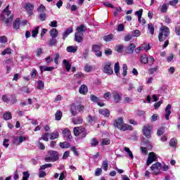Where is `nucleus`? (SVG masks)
Wrapping results in <instances>:
<instances>
[{
    "mask_svg": "<svg viewBox=\"0 0 180 180\" xmlns=\"http://www.w3.org/2000/svg\"><path fill=\"white\" fill-rule=\"evenodd\" d=\"M133 39V34H127L125 35L124 40V41H130Z\"/></svg>",
    "mask_w": 180,
    "mask_h": 180,
    "instance_id": "obj_49",
    "label": "nucleus"
},
{
    "mask_svg": "<svg viewBox=\"0 0 180 180\" xmlns=\"http://www.w3.org/2000/svg\"><path fill=\"white\" fill-rule=\"evenodd\" d=\"M40 70H41V72H43V71H53L54 70V67L40 66Z\"/></svg>",
    "mask_w": 180,
    "mask_h": 180,
    "instance_id": "obj_39",
    "label": "nucleus"
},
{
    "mask_svg": "<svg viewBox=\"0 0 180 180\" xmlns=\"http://www.w3.org/2000/svg\"><path fill=\"white\" fill-rule=\"evenodd\" d=\"M60 134L58 132H53L50 134V140H56V139H58Z\"/></svg>",
    "mask_w": 180,
    "mask_h": 180,
    "instance_id": "obj_42",
    "label": "nucleus"
},
{
    "mask_svg": "<svg viewBox=\"0 0 180 180\" xmlns=\"http://www.w3.org/2000/svg\"><path fill=\"white\" fill-rule=\"evenodd\" d=\"M105 41H111L113 39V34H110L103 37Z\"/></svg>",
    "mask_w": 180,
    "mask_h": 180,
    "instance_id": "obj_44",
    "label": "nucleus"
},
{
    "mask_svg": "<svg viewBox=\"0 0 180 180\" xmlns=\"http://www.w3.org/2000/svg\"><path fill=\"white\" fill-rule=\"evenodd\" d=\"M120 130H121L122 131H126V130H133V127H131V125H129V124H124V122H123Z\"/></svg>",
    "mask_w": 180,
    "mask_h": 180,
    "instance_id": "obj_19",
    "label": "nucleus"
},
{
    "mask_svg": "<svg viewBox=\"0 0 180 180\" xmlns=\"http://www.w3.org/2000/svg\"><path fill=\"white\" fill-rule=\"evenodd\" d=\"M112 98H113L114 102H115V103H119V102H120V101H122V96H120V94H119V92H117V91L112 92Z\"/></svg>",
    "mask_w": 180,
    "mask_h": 180,
    "instance_id": "obj_13",
    "label": "nucleus"
},
{
    "mask_svg": "<svg viewBox=\"0 0 180 180\" xmlns=\"http://www.w3.org/2000/svg\"><path fill=\"white\" fill-rule=\"evenodd\" d=\"M114 71H115L117 77H120V65H119V62H117L115 64Z\"/></svg>",
    "mask_w": 180,
    "mask_h": 180,
    "instance_id": "obj_21",
    "label": "nucleus"
},
{
    "mask_svg": "<svg viewBox=\"0 0 180 180\" xmlns=\"http://www.w3.org/2000/svg\"><path fill=\"white\" fill-rule=\"evenodd\" d=\"M158 70V66H155V68H152L149 70V74L150 75H153V74H154L155 72H157Z\"/></svg>",
    "mask_w": 180,
    "mask_h": 180,
    "instance_id": "obj_57",
    "label": "nucleus"
},
{
    "mask_svg": "<svg viewBox=\"0 0 180 180\" xmlns=\"http://www.w3.org/2000/svg\"><path fill=\"white\" fill-rule=\"evenodd\" d=\"M58 160H60L58 152L56 150H49L44 158L46 162H56Z\"/></svg>",
    "mask_w": 180,
    "mask_h": 180,
    "instance_id": "obj_2",
    "label": "nucleus"
},
{
    "mask_svg": "<svg viewBox=\"0 0 180 180\" xmlns=\"http://www.w3.org/2000/svg\"><path fill=\"white\" fill-rule=\"evenodd\" d=\"M122 70H123L122 75H123V77H126L127 75V64H123Z\"/></svg>",
    "mask_w": 180,
    "mask_h": 180,
    "instance_id": "obj_53",
    "label": "nucleus"
},
{
    "mask_svg": "<svg viewBox=\"0 0 180 180\" xmlns=\"http://www.w3.org/2000/svg\"><path fill=\"white\" fill-rule=\"evenodd\" d=\"M32 37H36L39 34V27H37L34 30H32Z\"/></svg>",
    "mask_w": 180,
    "mask_h": 180,
    "instance_id": "obj_60",
    "label": "nucleus"
},
{
    "mask_svg": "<svg viewBox=\"0 0 180 180\" xmlns=\"http://www.w3.org/2000/svg\"><path fill=\"white\" fill-rule=\"evenodd\" d=\"M39 18L40 19V20H41L42 22L46 20V18H47V14L44 13H40Z\"/></svg>",
    "mask_w": 180,
    "mask_h": 180,
    "instance_id": "obj_52",
    "label": "nucleus"
},
{
    "mask_svg": "<svg viewBox=\"0 0 180 180\" xmlns=\"http://www.w3.org/2000/svg\"><path fill=\"white\" fill-rule=\"evenodd\" d=\"M57 43V39L51 37V39L48 41V44L50 46V47H53V46H56V44Z\"/></svg>",
    "mask_w": 180,
    "mask_h": 180,
    "instance_id": "obj_33",
    "label": "nucleus"
},
{
    "mask_svg": "<svg viewBox=\"0 0 180 180\" xmlns=\"http://www.w3.org/2000/svg\"><path fill=\"white\" fill-rule=\"evenodd\" d=\"M11 100L10 101L11 105H15L18 102V99H16V96L11 95Z\"/></svg>",
    "mask_w": 180,
    "mask_h": 180,
    "instance_id": "obj_63",
    "label": "nucleus"
},
{
    "mask_svg": "<svg viewBox=\"0 0 180 180\" xmlns=\"http://www.w3.org/2000/svg\"><path fill=\"white\" fill-rule=\"evenodd\" d=\"M98 113L104 116V117H109L110 116V111L108 109H100Z\"/></svg>",
    "mask_w": 180,
    "mask_h": 180,
    "instance_id": "obj_15",
    "label": "nucleus"
},
{
    "mask_svg": "<svg viewBox=\"0 0 180 180\" xmlns=\"http://www.w3.org/2000/svg\"><path fill=\"white\" fill-rule=\"evenodd\" d=\"M59 146H60V148H70V143H68L67 141L60 142L59 143Z\"/></svg>",
    "mask_w": 180,
    "mask_h": 180,
    "instance_id": "obj_40",
    "label": "nucleus"
},
{
    "mask_svg": "<svg viewBox=\"0 0 180 180\" xmlns=\"http://www.w3.org/2000/svg\"><path fill=\"white\" fill-rule=\"evenodd\" d=\"M49 136H50L49 133H45L44 135H42L41 139L44 141H49Z\"/></svg>",
    "mask_w": 180,
    "mask_h": 180,
    "instance_id": "obj_64",
    "label": "nucleus"
},
{
    "mask_svg": "<svg viewBox=\"0 0 180 180\" xmlns=\"http://www.w3.org/2000/svg\"><path fill=\"white\" fill-rule=\"evenodd\" d=\"M161 168H162V165L160 162H156L150 167V169L153 171L154 175H160L161 174Z\"/></svg>",
    "mask_w": 180,
    "mask_h": 180,
    "instance_id": "obj_6",
    "label": "nucleus"
},
{
    "mask_svg": "<svg viewBox=\"0 0 180 180\" xmlns=\"http://www.w3.org/2000/svg\"><path fill=\"white\" fill-rule=\"evenodd\" d=\"M63 117V112L61 110H58L55 113V120L57 121H60V120Z\"/></svg>",
    "mask_w": 180,
    "mask_h": 180,
    "instance_id": "obj_28",
    "label": "nucleus"
},
{
    "mask_svg": "<svg viewBox=\"0 0 180 180\" xmlns=\"http://www.w3.org/2000/svg\"><path fill=\"white\" fill-rule=\"evenodd\" d=\"M25 9L29 15H32L33 9H34V5L31 3H27L25 5Z\"/></svg>",
    "mask_w": 180,
    "mask_h": 180,
    "instance_id": "obj_14",
    "label": "nucleus"
},
{
    "mask_svg": "<svg viewBox=\"0 0 180 180\" xmlns=\"http://www.w3.org/2000/svg\"><path fill=\"white\" fill-rule=\"evenodd\" d=\"M44 11H46V7L43 4H41L37 9V12H39V13H43Z\"/></svg>",
    "mask_w": 180,
    "mask_h": 180,
    "instance_id": "obj_58",
    "label": "nucleus"
},
{
    "mask_svg": "<svg viewBox=\"0 0 180 180\" xmlns=\"http://www.w3.org/2000/svg\"><path fill=\"white\" fill-rule=\"evenodd\" d=\"M136 49V45L134 44H130V45L127 48V53L129 54L133 53V51H134V49Z\"/></svg>",
    "mask_w": 180,
    "mask_h": 180,
    "instance_id": "obj_23",
    "label": "nucleus"
},
{
    "mask_svg": "<svg viewBox=\"0 0 180 180\" xmlns=\"http://www.w3.org/2000/svg\"><path fill=\"white\" fill-rule=\"evenodd\" d=\"M3 119L4 120H11L12 119V113L11 112H6L3 115Z\"/></svg>",
    "mask_w": 180,
    "mask_h": 180,
    "instance_id": "obj_31",
    "label": "nucleus"
},
{
    "mask_svg": "<svg viewBox=\"0 0 180 180\" xmlns=\"http://www.w3.org/2000/svg\"><path fill=\"white\" fill-rule=\"evenodd\" d=\"M72 32V27H69L63 33V39L65 40L66 37H68L70 34Z\"/></svg>",
    "mask_w": 180,
    "mask_h": 180,
    "instance_id": "obj_18",
    "label": "nucleus"
},
{
    "mask_svg": "<svg viewBox=\"0 0 180 180\" xmlns=\"http://www.w3.org/2000/svg\"><path fill=\"white\" fill-rule=\"evenodd\" d=\"M101 47L102 46L101 45H96V44L93 45L92 51H94V53H96V57H102V51H101Z\"/></svg>",
    "mask_w": 180,
    "mask_h": 180,
    "instance_id": "obj_10",
    "label": "nucleus"
},
{
    "mask_svg": "<svg viewBox=\"0 0 180 180\" xmlns=\"http://www.w3.org/2000/svg\"><path fill=\"white\" fill-rule=\"evenodd\" d=\"M154 161H157V155L154 152H150L148 155L146 165L148 166L150 164H153Z\"/></svg>",
    "mask_w": 180,
    "mask_h": 180,
    "instance_id": "obj_9",
    "label": "nucleus"
},
{
    "mask_svg": "<svg viewBox=\"0 0 180 180\" xmlns=\"http://www.w3.org/2000/svg\"><path fill=\"white\" fill-rule=\"evenodd\" d=\"M101 146H109L110 144V139L104 138L100 140Z\"/></svg>",
    "mask_w": 180,
    "mask_h": 180,
    "instance_id": "obj_26",
    "label": "nucleus"
},
{
    "mask_svg": "<svg viewBox=\"0 0 180 180\" xmlns=\"http://www.w3.org/2000/svg\"><path fill=\"white\" fill-rule=\"evenodd\" d=\"M132 101H133V99L131 98V97H127V96L124 97V103H131V102Z\"/></svg>",
    "mask_w": 180,
    "mask_h": 180,
    "instance_id": "obj_61",
    "label": "nucleus"
},
{
    "mask_svg": "<svg viewBox=\"0 0 180 180\" xmlns=\"http://www.w3.org/2000/svg\"><path fill=\"white\" fill-rule=\"evenodd\" d=\"M22 180H27L29 179V176H30V174H29V172H24L22 173Z\"/></svg>",
    "mask_w": 180,
    "mask_h": 180,
    "instance_id": "obj_59",
    "label": "nucleus"
},
{
    "mask_svg": "<svg viewBox=\"0 0 180 180\" xmlns=\"http://www.w3.org/2000/svg\"><path fill=\"white\" fill-rule=\"evenodd\" d=\"M50 36H51V37L57 39V37L58 36V31L57 30V29H56V28L51 29L50 31Z\"/></svg>",
    "mask_w": 180,
    "mask_h": 180,
    "instance_id": "obj_25",
    "label": "nucleus"
},
{
    "mask_svg": "<svg viewBox=\"0 0 180 180\" xmlns=\"http://www.w3.org/2000/svg\"><path fill=\"white\" fill-rule=\"evenodd\" d=\"M82 129H84V127H77L74 128L73 133L76 137H78L79 136V134H81V131H82Z\"/></svg>",
    "mask_w": 180,
    "mask_h": 180,
    "instance_id": "obj_24",
    "label": "nucleus"
},
{
    "mask_svg": "<svg viewBox=\"0 0 180 180\" xmlns=\"http://www.w3.org/2000/svg\"><path fill=\"white\" fill-rule=\"evenodd\" d=\"M151 130H153V127L149 124L143 127V133L147 139H151Z\"/></svg>",
    "mask_w": 180,
    "mask_h": 180,
    "instance_id": "obj_7",
    "label": "nucleus"
},
{
    "mask_svg": "<svg viewBox=\"0 0 180 180\" xmlns=\"http://www.w3.org/2000/svg\"><path fill=\"white\" fill-rule=\"evenodd\" d=\"M77 50L78 46H69L66 49V51H68V53H77Z\"/></svg>",
    "mask_w": 180,
    "mask_h": 180,
    "instance_id": "obj_20",
    "label": "nucleus"
},
{
    "mask_svg": "<svg viewBox=\"0 0 180 180\" xmlns=\"http://www.w3.org/2000/svg\"><path fill=\"white\" fill-rule=\"evenodd\" d=\"M140 61H141V64H148V57H147V55L141 56Z\"/></svg>",
    "mask_w": 180,
    "mask_h": 180,
    "instance_id": "obj_34",
    "label": "nucleus"
},
{
    "mask_svg": "<svg viewBox=\"0 0 180 180\" xmlns=\"http://www.w3.org/2000/svg\"><path fill=\"white\" fill-rule=\"evenodd\" d=\"M11 96H9L8 94H4L1 96L3 102H5L6 103H9V102H11Z\"/></svg>",
    "mask_w": 180,
    "mask_h": 180,
    "instance_id": "obj_29",
    "label": "nucleus"
},
{
    "mask_svg": "<svg viewBox=\"0 0 180 180\" xmlns=\"http://www.w3.org/2000/svg\"><path fill=\"white\" fill-rule=\"evenodd\" d=\"M102 71L107 75H112L113 74V68H112V62H104L102 65Z\"/></svg>",
    "mask_w": 180,
    "mask_h": 180,
    "instance_id": "obj_5",
    "label": "nucleus"
},
{
    "mask_svg": "<svg viewBox=\"0 0 180 180\" xmlns=\"http://www.w3.org/2000/svg\"><path fill=\"white\" fill-rule=\"evenodd\" d=\"M167 11H168V4L167 3H165L162 4V6H160V11L162 13H167Z\"/></svg>",
    "mask_w": 180,
    "mask_h": 180,
    "instance_id": "obj_37",
    "label": "nucleus"
},
{
    "mask_svg": "<svg viewBox=\"0 0 180 180\" xmlns=\"http://www.w3.org/2000/svg\"><path fill=\"white\" fill-rule=\"evenodd\" d=\"M124 150L126 153H127V154L130 157L131 160H133V158H134V156L133 155V153L131 152V150H130V148L125 147L124 148Z\"/></svg>",
    "mask_w": 180,
    "mask_h": 180,
    "instance_id": "obj_41",
    "label": "nucleus"
},
{
    "mask_svg": "<svg viewBox=\"0 0 180 180\" xmlns=\"http://www.w3.org/2000/svg\"><path fill=\"white\" fill-rule=\"evenodd\" d=\"M20 27V19L17 18L13 22V29L18 30Z\"/></svg>",
    "mask_w": 180,
    "mask_h": 180,
    "instance_id": "obj_30",
    "label": "nucleus"
},
{
    "mask_svg": "<svg viewBox=\"0 0 180 180\" xmlns=\"http://www.w3.org/2000/svg\"><path fill=\"white\" fill-rule=\"evenodd\" d=\"M79 94H82L83 95L86 94L88 93V87L86 86V85H82L79 89Z\"/></svg>",
    "mask_w": 180,
    "mask_h": 180,
    "instance_id": "obj_22",
    "label": "nucleus"
},
{
    "mask_svg": "<svg viewBox=\"0 0 180 180\" xmlns=\"http://www.w3.org/2000/svg\"><path fill=\"white\" fill-rule=\"evenodd\" d=\"M38 89L43 90L44 89V83L41 80L38 81V86H37Z\"/></svg>",
    "mask_w": 180,
    "mask_h": 180,
    "instance_id": "obj_50",
    "label": "nucleus"
},
{
    "mask_svg": "<svg viewBox=\"0 0 180 180\" xmlns=\"http://www.w3.org/2000/svg\"><path fill=\"white\" fill-rule=\"evenodd\" d=\"M85 26L84 25H81L79 27H77V33H84L85 32V30L84 29Z\"/></svg>",
    "mask_w": 180,
    "mask_h": 180,
    "instance_id": "obj_46",
    "label": "nucleus"
},
{
    "mask_svg": "<svg viewBox=\"0 0 180 180\" xmlns=\"http://www.w3.org/2000/svg\"><path fill=\"white\" fill-rule=\"evenodd\" d=\"M123 123H124L123 118L119 117L118 119L115 120L113 124H114L115 127H117V129H119L120 130V128L123 125Z\"/></svg>",
    "mask_w": 180,
    "mask_h": 180,
    "instance_id": "obj_12",
    "label": "nucleus"
},
{
    "mask_svg": "<svg viewBox=\"0 0 180 180\" xmlns=\"http://www.w3.org/2000/svg\"><path fill=\"white\" fill-rule=\"evenodd\" d=\"M142 49L143 50H145L146 51H148V50H150L151 46H150V44H142Z\"/></svg>",
    "mask_w": 180,
    "mask_h": 180,
    "instance_id": "obj_54",
    "label": "nucleus"
},
{
    "mask_svg": "<svg viewBox=\"0 0 180 180\" xmlns=\"http://www.w3.org/2000/svg\"><path fill=\"white\" fill-rule=\"evenodd\" d=\"M131 34H132L133 37H140V34H141V32H140V30H136L131 32Z\"/></svg>",
    "mask_w": 180,
    "mask_h": 180,
    "instance_id": "obj_51",
    "label": "nucleus"
},
{
    "mask_svg": "<svg viewBox=\"0 0 180 180\" xmlns=\"http://www.w3.org/2000/svg\"><path fill=\"white\" fill-rule=\"evenodd\" d=\"M63 64H64L68 72H70V70H71V65H70V63H68V60H67L65 59L63 60Z\"/></svg>",
    "mask_w": 180,
    "mask_h": 180,
    "instance_id": "obj_38",
    "label": "nucleus"
},
{
    "mask_svg": "<svg viewBox=\"0 0 180 180\" xmlns=\"http://www.w3.org/2000/svg\"><path fill=\"white\" fill-rule=\"evenodd\" d=\"M178 145V141L175 139H172L169 141L170 147L175 148Z\"/></svg>",
    "mask_w": 180,
    "mask_h": 180,
    "instance_id": "obj_43",
    "label": "nucleus"
},
{
    "mask_svg": "<svg viewBox=\"0 0 180 180\" xmlns=\"http://www.w3.org/2000/svg\"><path fill=\"white\" fill-rule=\"evenodd\" d=\"M82 122L83 120L81 117H77L72 119V123H74V124H82Z\"/></svg>",
    "mask_w": 180,
    "mask_h": 180,
    "instance_id": "obj_27",
    "label": "nucleus"
},
{
    "mask_svg": "<svg viewBox=\"0 0 180 180\" xmlns=\"http://www.w3.org/2000/svg\"><path fill=\"white\" fill-rule=\"evenodd\" d=\"M51 167H53L52 164L47 163V164H45V165L41 166L39 169L43 170V169H46V168H51Z\"/></svg>",
    "mask_w": 180,
    "mask_h": 180,
    "instance_id": "obj_56",
    "label": "nucleus"
},
{
    "mask_svg": "<svg viewBox=\"0 0 180 180\" xmlns=\"http://www.w3.org/2000/svg\"><path fill=\"white\" fill-rule=\"evenodd\" d=\"M155 62V59L154 58V57H153V56H149V57L148 58V64H149V65H153Z\"/></svg>",
    "mask_w": 180,
    "mask_h": 180,
    "instance_id": "obj_45",
    "label": "nucleus"
},
{
    "mask_svg": "<svg viewBox=\"0 0 180 180\" xmlns=\"http://www.w3.org/2000/svg\"><path fill=\"white\" fill-rule=\"evenodd\" d=\"M169 116H171V105L168 104L165 108V117L166 120H169Z\"/></svg>",
    "mask_w": 180,
    "mask_h": 180,
    "instance_id": "obj_16",
    "label": "nucleus"
},
{
    "mask_svg": "<svg viewBox=\"0 0 180 180\" xmlns=\"http://www.w3.org/2000/svg\"><path fill=\"white\" fill-rule=\"evenodd\" d=\"M168 36H169V28L164 25L160 27L158 34L159 41H164Z\"/></svg>",
    "mask_w": 180,
    "mask_h": 180,
    "instance_id": "obj_3",
    "label": "nucleus"
},
{
    "mask_svg": "<svg viewBox=\"0 0 180 180\" xmlns=\"http://www.w3.org/2000/svg\"><path fill=\"white\" fill-rule=\"evenodd\" d=\"M84 109H85V106H84V105L80 104L76 106V105L73 103L70 108V112L72 116H77V115H78V112L84 113Z\"/></svg>",
    "mask_w": 180,
    "mask_h": 180,
    "instance_id": "obj_4",
    "label": "nucleus"
},
{
    "mask_svg": "<svg viewBox=\"0 0 180 180\" xmlns=\"http://www.w3.org/2000/svg\"><path fill=\"white\" fill-rule=\"evenodd\" d=\"M98 144H99V141H98V139H96V138L91 139V143H90L91 147H96V146H98Z\"/></svg>",
    "mask_w": 180,
    "mask_h": 180,
    "instance_id": "obj_35",
    "label": "nucleus"
},
{
    "mask_svg": "<svg viewBox=\"0 0 180 180\" xmlns=\"http://www.w3.org/2000/svg\"><path fill=\"white\" fill-rule=\"evenodd\" d=\"M75 39L77 43H82V41L84 40V33L76 32L75 34Z\"/></svg>",
    "mask_w": 180,
    "mask_h": 180,
    "instance_id": "obj_11",
    "label": "nucleus"
},
{
    "mask_svg": "<svg viewBox=\"0 0 180 180\" xmlns=\"http://www.w3.org/2000/svg\"><path fill=\"white\" fill-rule=\"evenodd\" d=\"M0 43H1V44L8 43V38L6 36H1L0 37Z\"/></svg>",
    "mask_w": 180,
    "mask_h": 180,
    "instance_id": "obj_62",
    "label": "nucleus"
},
{
    "mask_svg": "<svg viewBox=\"0 0 180 180\" xmlns=\"http://www.w3.org/2000/svg\"><path fill=\"white\" fill-rule=\"evenodd\" d=\"M63 134L67 140H71V139H72V136H71V131H70V129H65L63 131Z\"/></svg>",
    "mask_w": 180,
    "mask_h": 180,
    "instance_id": "obj_17",
    "label": "nucleus"
},
{
    "mask_svg": "<svg viewBox=\"0 0 180 180\" xmlns=\"http://www.w3.org/2000/svg\"><path fill=\"white\" fill-rule=\"evenodd\" d=\"M90 98L91 101L94 102V103H98V102H99V98H98L96 96L91 95Z\"/></svg>",
    "mask_w": 180,
    "mask_h": 180,
    "instance_id": "obj_55",
    "label": "nucleus"
},
{
    "mask_svg": "<svg viewBox=\"0 0 180 180\" xmlns=\"http://www.w3.org/2000/svg\"><path fill=\"white\" fill-rule=\"evenodd\" d=\"M6 54H12V49L11 48H6L2 53L1 56H6Z\"/></svg>",
    "mask_w": 180,
    "mask_h": 180,
    "instance_id": "obj_47",
    "label": "nucleus"
},
{
    "mask_svg": "<svg viewBox=\"0 0 180 180\" xmlns=\"http://www.w3.org/2000/svg\"><path fill=\"white\" fill-rule=\"evenodd\" d=\"M148 29L150 33V34H154V25L152 23L148 25Z\"/></svg>",
    "mask_w": 180,
    "mask_h": 180,
    "instance_id": "obj_48",
    "label": "nucleus"
},
{
    "mask_svg": "<svg viewBox=\"0 0 180 180\" xmlns=\"http://www.w3.org/2000/svg\"><path fill=\"white\" fill-rule=\"evenodd\" d=\"M27 140V137L20 136H15L13 139V144H15L16 146H20V144H22V141H26Z\"/></svg>",
    "mask_w": 180,
    "mask_h": 180,
    "instance_id": "obj_8",
    "label": "nucleus"
},
{
    "mask_svg": "<svg viewBox=\"0 0 180 180\" xmlns=\"http://www.w3.org/2000/svg\"><path fill=\"white\" fill-rule=\"evenodd\" d=\"M8 8H9V6L0 15V19L4 22L6 26H9V24L12 23V20H13V15L11 14V11H8Z\"/></svg>",
    "mask_w": 180,
    "mask_h": 180,
    "instance_id": "obj_1",
    "label": "nucleus"
},
{
    "mask_svg": "<svg viewBox=\"0 0 180 180\" xmlns=\"http://www.w3.org/2000/svg\"><path fill=\"white\" fill-rule=\"evenodd\" d=\"M87 134L88 133L86 132V129L85 128H83L78 137L79 139H85Z\"/></svg>",
    "mask_w": 180,
    "mask_h": 180,
    "instance_id": "obj_32",
    "label": "nucleus"
},
{
    "mask_svg": "<svg viewBox=\"0 0 180 180\" xmlns=\"http://www.w3.org/2000/svg\"><path fill=\"white\" fill-rule=\"evenodd\" d=\"M87 119H88L89 123H94L96 122V120H98V117L96 116L92 117L91 115H88Z\"/></svg>",
    "mask_w": 180,
    "mask_h": 180,
    "instance_id": "obj_36",
    "label": "nucleus"
}]
</instances>
